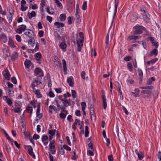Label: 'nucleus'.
Instances as JSON below:
<instances>
[{
    "label": "nucleus",
    "mask_w": 161,
    "mask_h": 161,
    "mask_svg": "<svg viewBox=\"0 0 161 161\" xmlns=\"http://www.w3.org/2000/svg\"><path fill=\"white\" fill-rule=\"evenodd\" d=\"M155 80V78L153 77H152L149 79L147 81V84L148 85H150L152 84V83Z\"/></svg>",
    "instance_id": "c756f323"
},
{
    "label": "nucleus",
    "mask_w": 161,
    "mask_h": 161,
    "mask_svg": "<svg viewBox=\"0 0 161 161\" xmlns=\"http://www.w3.org/2000/svg\"><path fill=\"white\" fill-rule=\"evenodd\" d=\"M55 2L58 7L60 8H63V6L62 3L59 1L58 0H55Z\"/></svg>",
    "instance_id": "473e14b6"
},
{
    "label": "nucleus",
    "mask_w": 161,
    "mask_h": 161,
    "mask_svg": "<svg viewBox=\"0 0 161 161\" xmlns=\"http://www.w3.org/2000/svg\"><path fill=\"white\" fill-rule=\"evenodd\" d=\"M26 26L24 25H22L19 26L18 28L16 30V32L17 33L20 34L23 32L26 31Z\"/></svg>",
    "instance_id": "0eeeda50"
},
{
    "label": "nucleus",
    "mask_w": 161,
    "mask_h": 161,
    "mask_svg": "<svg viewBox=\"0 0 161 161\" xmlns=\"http://www.w3.org/2000/svg\"><path fill=\"white\" fill-rule=\"evenodd\" d=\"M140 88L142 89L152 90L153 89V86H147L141 87Z\"/></svg>",
    "instance_id": "c03bdc74"
},
{
    "label": "nucleus",
    "mask_w": 161,
    "mask_h": 161,
    "mask_svg": "<svg viewBox=\"0 0 161 161\" xmlns=\"http://www.w3.org/2000/svg\"><path fill=\"white\" fill-rule=\"evenodd\" d=\"M63 148L64 149H66V150L69 151H70L71 150V149L70 147L66 145H64L63 146Z\"/></svg>",
    "instance_id": "09e8293b"
},
{
    "label": "nucleus",
    "mask_w": 161,
    "mask_h": 161,
    "mask_svg": "<svg viewBox=\"0 0 161 161\" xmlns=\"http://www.w3.org/2000/svg\"><path fill=\"white\" fill-rule=\"evenodd\" d=\"M80 12V8L79 7V6L78 4H77L76 5V12L75 13V16L76 18L77 19L78 22L80 21V15L79 14V13Z\"/></svg>",
    "instance_id": "4468645a"
},
{
    "label": "nucleus",
    "mask_w": 161,
    "mask_h": 161,
    "mask_svg": "<svg viewBox=\"0 0 161 161\" xmlns=\"http://www.w3.org/2000/svg\"><path fill=\"white\" fill-rule=\"evenodd\" d=\"M2 50L3 54H5L6 57L10 56V54L9 53L8 50L6 49V46L5 45H3Z\"/></svg>",
    "instance_id": "ddd939ff"
},
{
    "label": "nucleus",
    "mask_w": 161,
    "mask_h": 161,
    "mask_svg": "<svg viewBox=\"0 0 161 161\" xmlns=\"http://www.w3.org/2000/svg\"><path fill=\"white\" fill-rule=\"evenodd\" d=\"M142 15L144 21L147 22H149L150 20L149 14L147 13L145 14H143Z\"/></svg>",
    "instance_id": "6ab92c4d"
},
{
    "label": "nucleus",
    "mask_w": 161,
    "mask_h": 161,
    "mask_svg": "<svg viewBox=\"0 0 161 161\" xmlns=\"http://www.w3.org/2000/svg\"><path fill=\"white\" fill-rule=\"evenodd\" d=\"M66 15L65 14H62L60 15L59 19L61 21H64L66 19Z\"/></svg>",
    "instance_id": "7c9ffc66"
},
{
    "label": "nucleus",
    "mask_w": 161,
    "mask_h": 161,
    "mask_svg": "<svg viewBox=\"0 0 161 161\" xmlns=\"http://www.w3.org/2000/svg\"><path fill=\"white\" fill-rule=\"evenodd\" d=\"M54 36L58 40H59L61 38L60 35L58 33L57 31L54 32Z\"/></svg>",
    "instance_id": "37998d69"
},
{
    "label": "nucleus",
    "mask_w": 161,
    "mask_h": 161,
    "mask_svg": "<svg viewBox=\"0 0 161 161\" xmlns=\"http://www.w3.org/2000/svg\"><path fill=\"white\" fill-rule=\"evenodd\" d=\"M54 25L56 26L57 28H62L64 26V25L63 23H59V22H56L54 23Z\"/></svg>",
    "instance_id": "4be33fe9"
},
{
    "label": "nucleus",
    "mask_w": 161,
    "mask_h": 161,
    "mask_svg": "<svg viewBox=\"0 0 161 161\" xmlns=\"http://www.w3.org/2000/svg\"><path fill=\"white\" fill-rule=\"evenodd\" d=\"M10 15H8V16H7L8 19V20L9 23H10L12 19V14L13 13H12L9 12Z\"/></svg>",
    "instance_id": "58836bf2"
},
{
    "label": "nucleus",
    "mask_w": 161,
    "mask_h": 161,
    "mask_svg": "<svg viewBox=\"0 0 161 161\" xmlns=\"http://www.w3.org/2000/svg\"><path fill=\"white\" fill-rule=\"evenodd\" d=\"M48 139V136L46 135H43L42 136V141L43 142H44V141L47 140Z\"/></svg>",
    "instance_id": "4d7b16f0"
},
{
    "label": "nucleus",
    "mask_w": 161,
    "mask_h": 161,
    "mask_svg": "<svg viewBox=\"0 0 161 161\" xmlns=\"http://www.w3.org/2000/svg\"><path fill=\"white\" fill-rule=\"evenodd\" d=\"M137 155L139 160L142 159L144 157L143 153L141 152H140Z\"/></svg>",
    "instance_id": "4c0bfd02"
},
{
    "label": "nucleus",
    "mask_w": 161,
    "mask_h": 161,
    "mask_svg": "<svg viewBox=\"0 0 161 161\" xmlns=\"http://www.w3.org/2000/svg\"><path fill=\"white\" fill-rule=\"evenodd\" d=\"M40 103H38L37 108L36 112V117L39 119L38 120L40 119L42 117V113H40Z\"/></svg>",
    "instance_id": "9b49d317"
},
{
    "label": "nucleus",
    "mask_w": 161,
    "mask_h": 161,
    "mask_svg": "<svg viewBox=\"0 0 161 161\" xmlns=\"http://www.w3.org/2000/svg\"><path fill=\"white\" fill-rule=\"evenodd\" d=\"M18 54L15 52H14L13 54L11 57V60L12 61H14L16 59L18 58Z\"/></svg>",
    "instance_id": "a878e982"
},
{
    "label": "nucleus",
    "mask_w": 161,
    "mask_h": 161,
    "mask_svg": "<svg viewBox=\"0 0 161 161\" xmlns=\"http://www.w3.org/2000/svg\"><path fill=\"white\" fill-rule=\"evenodd\" d=\"M158 158L159 159V161H161V152L159 151L157 154Z\"/></svg>",
    "instance_id": "774afa93"
},
{
    "label": "nucleus",
    "mask_w": 161,
    "mask_h": 161,
    "mask_svg": "<svg viewBox=\"0 0 161 161\" xmlns=\"http://www.w3.org/2000/svg\"><path fill=\"white\" fill-rule=\"evenodd\" d=\"M97 55V53L95 50L94 49H92L91 51V56L92 57L94 56H96Z\"/></svg>",
    "instance_id": "3c124183"
},
{
    "label": "nucleus",
    "mask_w": 161,
    "mask_h": 161,
    "mask_svg": "<svg viewBox=\"0 0 161 161\" xmlns=\"http://www.w3.org/2000/svg\"><path fill=\"white\" fill-rule=\"evenodd\" d=\"M63 96L64 97V98H66L68 97H69L71 96L69 92H67L66 93L63 95Z\"/></svg>",
    "instance_id": "5fc2aeb1"
},
{
    "label": "nucleus",
    "mask_w": 161,
    "mask_h": 161,
    "mask_svg": "<svg viewBox=\"0 0 161 161\" xmlns=\"http://www.w3.org/2000/svg\"><path fill=\"white\" fill-rule=\"evenodd\" d=\"M34 93L36 95V97L38 98H40L42 97V95L41 94L40 90L39 89L33 90V91Z\"/></svg>",
    "instance_id": "aec40b11"
},
{
    "label": "nucleus",
    "mask_w": 161,
    "mask_h": 161,
    "mask_svg": "<svg viewBox=\"0 0 161 161\" xmlns=\"http://www.w3.org/2000/svg\"><path fill=\"white\" fill-rule=\"evenodd\" d=\"M82 110H85L86 107V103L84 102H82L81 103Z\"/></svg>",
    "instance_id": "864d4df0"
},
{
    "label": "nucleus",
    "mask_w": 161,
    "mask_h": 161,
    "mask_svg": "<svg viewBox=\"0 0 161 161\" xmlns=\"http://www.w3.org/2000/svg\"><path fill=\"white\" fill-rule=\"evenodd\" d=\"M140 10L141 12V14L142 15L147 13V12L146 11V8L144 6H141L140 7Z\"/></svg>",
    "instance_id": "c85d7f7f"
},
{
    "label": "nucleus",
    "mask_w": 161,
    "mask_h": 161,
    "mask_svg": "<svg viewBox=\"0 0 161 161\" xmlns=\"http://www.w3.org/2000/svg\"><path fill=\"white\" fill-rule=\"evenodd\" d=\"M59 115L60 117L62 119H65L66 117V114H64L63 112L60 113Z\"/></svg>",
    "instance_id": "a18cd8bd"
},
{
    "label": "nucleus",
    "mask_w": 161,
    "mask_h": 161,
    "mask_svg": "<svg viewBox=\"0 0 161 161\" xmlns=\"http://www.w3.org/2000/svg\"><path fill=\"white\" fill-rule=\"evenodd\" d=\"M109 35L108 34L106 36L105 38V49L107 50V51H108L109 47Z\"/></svg>",
    "instance_id": "2eb2a0df"
},
{
    "label": "nucleus",
    "mask_w": 161,
    "mask_h": 161,
    "mask_svg": "<svg viewBox=\"0 0 161 161\" xmlns=\"http://www.w3.org/2000/svg\"><path fill=\"white\" fill-rule=\"evenodd\" d=\"M56 131V130H51L49 131L48 133L50 135L53 136L55 135Z\"/></svg>",
    "instance_id": "ea45409f"
},
{
    "label": "nucleus",
    "mask_w": 161,
    "mask_h": 161,
    "mask_svg": "<svg viewBox=\"0 0 161 161\" xmlns=\"http://www.w3.org/2000/svg\"><path fill=\"white\" fill-rule=\"evenodd\" d=\"M46 10L47 12L50 14H54V11H51L50 8L49 6L47 7L46 8Z\"/></svg>",
    "instance_id": "f704fd0d"
},
{
    "label": "nucleus",
    "mask_w": 161,
    "mask_h": 161,
    "mask_svg": "<svg viewBox=\"0 0 161 161\" xmlns=\"http://www.w3.org/2000/svg\"><path fill=\"white\" fill-rule=\"evenodd\" d=\"M27 148V152L33 158H35V155L33 152V148L31 146L28 145L25 146Z\"/></svg>",
    "instance_id": "6e6552de"
},
{
    "label": "nucleus",
    "mask_w": 161,
    "mask_h": 161,
    "mask_svg": "<svg viewBox=\"0 0 161 161\" xmlns=\"http://www.w3.org/2000/svg\"><path fill=\"white\" fill-rule=\"evenodd\" d=\"M70 99L68 100L66 98H64V100H62V103L63 105V106H64L68 107V106L70 105Z\"/></svg>",
    "instance_id": "f3484780"
},
{
    "label": "nucleus",
    "mask_w": 161,
    "mask_h": 161,
    "mask_svg": "<svg viewBox=\"0 0 161 161\" xmlns=\"http://www.w3.org/2000/svg\"><path fill=\"white\" fill-rule=\"evenodd\" d=\"M31 64V62L30 60L26 61L25 62V67L28 69L30 68Z\"/></svg>",
    "instance_id": "2f4dec72"
},
{
    "label": "nucleus",
    "mask_w": 161,
    "mask_h": 161,
    "mask_svg": "<svg viewBox=\"0 0 161 161\" xmlns=\"http://www.w3.org/2000/svg\"><path fill=\"white\" fill-rule=\"evenodd\" d=\"M73 78L71 76H70L67 78V82L70 86H72L73 85Z\"/></svg>",
    "instance_id": "412c9836"
},
{
    "label": "nucleus",
    "mask_w": 161,
    "mask_h": 161,
    "mask_svg": "<svg viewBox=\"0 0 161 161\" xmlns=\"http://www.w3.org/2000/svg\"><path fill=\"white\" fill-rule=\"evenodd\" d=\"M36 15V13L34 11H31V13L28 12L27 16L29 19H31L32 17H34Z\"/></svg>",
    "instance_id": "393cba45"
},
{
    "label": "nucleus",
    "mask_w": 161,
    "mask_h": 161,
    "mask_svg": "<svg viewBox=\"0 0 161 161\" xmlns=\"http://www.w3.org/2000/svg\"><path fill=\"white\" fill-rule=\"evenodd\" d=\"M41 83V80H39L38 77L35 78L33 80L31 85V87L33 90H35V87L36 86H38Z\"/></svg>",
    "instance_id": "20e7f679"
},
{
    "label": "nucleus",
    "mask_w": 161,
    "mask_h": 161,
    "mask_svg": "<svg viewBox=\"0 0 161 161\" xmlns=\"http://www.w3.org/2000/svg\"><path fill=\"white\" fill-rule=\"evenodd\" d=\"M35 56L36 57V58H41L42 55L40 53H38L35 54Z\"/></svg>",
    "instance_id": "680f3d73"
},
{
    "label": "nucleus",
    "mask_w": 161,
    "mask_h": 161,
    "mask_svg": "<svg viewBox=\"0 0 161 161\" xmlns=\"http://www.w3.org/2000/svg\"><path fill=\"white\" fill-rule=\"evenodd\" d=\"M148 39L150 40L153 45L154 46L155 48H157L158 47V43L157 42L155 41L153 37L150 36L148 38Z\"/></svg>",
    "instance_id": "f8f14e48"
},
{
    "label": "nucleus",
    "mask_w": 161,
    "mask_h": 161,
    "mask_svg": "<svg viewBox=\"0 0 161 161\" xmlns=\"http://www.w3.org/2000/svg\"><path fill=\"white\" fill-rule=\"evenodd\" d=\"M1 38L2 39L3 42L5 43L7 41V38L5 35L3 34H2L1 36Z\"/></svg>",
    "instance_id": "e433bc0d"
},
{
    "label": "nucleus",
    "mask_w": 161,
    "mask_h": 161,
    "mask_svg": "<svg viewBox=\"0 0 161 161\" xmlns=\"http://www.w3.org/2000/svg\"><path fill=\"white\" fill-rule=\"evenodd\" d=\"M46 4V2L45 0H41V3L40 4V6L44 7Z\"/></svg>",
    "instance_id": "603ef678"
},
{
    "label": "nucleus",
    "mask_w": 161,
    "mask_h": 161,
    "mask_svg": "<svg viewBox=\"0 0 161 161\" xmlns=\"http://www.w3.org/2000/svg\"><path fill=\"white\" fill-rule=\"evenodd\" d=\"M158 53L157 49L156 48L154 49L150 52V56H156L157 55Z\"/></svg>",
    "instance_id": "b1692460"
},
{
    "label": "nucleus",
    "mask_w": 161,
    "mask_h": 161,
    "mask_svg": "<svg viewBox=\"0 0 161 161\" xmlns=\"http://www.w3.org/2000/svg\"><path fill=\"white\" fill-rule=\"evenodd\" d=\"M46 18L47 20L50 23H51L52 22L53 19L52 17L49 16H47Z\"/></svg>",
    "instance_id": "e2e57ef3"
},
{
    "label": "nucleus",
    "mask_w": 161,
    "mask_h": 161,
    "mask_svg": "<svg viewBox=\"0 0 161 161\" xmlns=\"http://www.w3.org/2000/svg\"><path fill=\"white\" fill-rule=\"evenodd\" d=\"M87 2L86 1L85 2H84L82 5V9L85 10L86 9L87 7Z\"/></svg>",
    "instance_id": "49530a36"
},
{
    "label": "nucleus",
    "mask_w": 161,
    "mask_h": 161,
    "mask_svg": "<svg viewBox=\"0 0 161 161\" xmlns=\"http://www.w3.org/2000/svg\"><path fill=\"white\" fill-rule=\"evenodd\" d=\"M16 39L17 41L19 42H20L21 41V39L20 36L18 35L15 36Z\"/></svg>",
    "instance_id": "052dcab7"
},
{
    "label": "nucleus",
    "mask_w": 161,
    "mask_h": 161,
    "mask_svg": "<svg viewBox=\"0 0 161 161\" xmlns=\"http://www.w3.org/2000/svg\"><path fill=\"white\" fill-rule=\"evenodd\" d=\"M133 29L135 30L133 34L134 35L140 34L142 33V30L145 31H147V29L142 26L136 25L133 27Z\"/></svg>",
    "instance_id": "f03ea898"
},
{
    "label": "nucleus",
    "mask_w": 161,
    "mask_h": 161,
    "mask_svg": "<svg viewBox=\"0 0 161 161\" xmlns=\"http://www.w3.org/2000/svg\"><path fill=\"white\" fill-rule=\"evenodd\" d=\"M108 159L109 161H113L114 158L113 157V155L111 154L110 155L108 156Z\"/></svg>",
    "instance_id": "69168bd1"
},
{
    "label": "nucleus",
    "mask_w": 161,
    "mask_h": 161,
    "mask_svg": "<svg viewBox=\"0 0 161 161\" xmlns=\"http://www.w3.org/2000/svg\"><path fill=\"white\" fill-rule=\"evenodd\" d=\"M59 47L62 49H65L66 48V44L64 42H62L60 44Z\"/></svg>",
    "instance_id": "c9c22d12"
},
{
    "label": "nucleus",
    "mask_w": 161,
    "mask_h": 161,
    "mask_svg": "<svg viewBox=\"0 0 161 161\" xmlns=\"http://www.w3.org/2000/svg\"><path fill=\"white\" fill-rule=\"evenodd\" d=\"M49 108L50 110L53 109L54 111L56 110V108L55 106L54 105H50Z\"/></svg>",
    "instance_id": "0e129e2a"
},
{
    "label": "nucleus",
    "mask_w": 161,
    "mask_h": 161,
    "mask_svg": "<svg viewBox=\"0 0 161 161\" xmlns=\"http://www.w3.org/2000/svg\"><path fill=\"white\" fill-rule=\"evenodd\" d=\"M22 104L20 102L15 103V108L14 109V112L15 113H19L22 110L21 108Z\"/></svg>",
    "instance_id": "39448f33"
},
{
    "label": "nucleus",
    "mask_w": 161,
    "mask_h": 161,
    "mask_svg": "<svg viewBox=\"0 0 161 161\" xmlns=\"http://www.w3.org/2000/svg\"><path fill=\"white\" fill-rule=\"evenodd\" d=\"M11 81L14 84H16L17 82V80L16 78L13 77L11 78Z\"/></svg>",
    "instance_id": "bf43d9fd"
},
{
    "label": "nucleus",
    "mask_w": 161,
    "mask_h": 161,
    "mask_svg": "<svg viewBox=\"0 0 161 161\" xmlns=\"http://www.w3.org/2000/svg\"><path fill=\"white\" fill-rule=\"evenodd\" d=\"M131 59L132 57L130 56H127L124 58V60L126 62L129 61Z\"/></svg>",
    "instance_id": "de8ad7c7"
},
{
    "label": "nucleus",
    "mask_w": 161,
    "mask_h": 161,
    "mask_svg": "<svg viewBox=\"0 0 161 161\" xmlns=\"http://www.w3.org/2000/svg\"><path fill=\"white\" fill-rule=\"evenodd\" d=\"M6 102L7 103L9 106H11L13 103L12 101L9 98H8V99L7 100H6Z\"/></svg>",
    "instance_id": "13d9d810"
},
{
    "label": "nucleus",
    "mask_w": 161,
    "mask_h": 161,
    "mask_svg": "<svg viewBox=\"0 0 161 161\" xmlns=\"http://www.w3.org/2000/svg\"><path fill=\"white\" fill-rule=\"evenodd\" d=\"M44 32L43 31H40L38 32V35L40 37H42L43 36Z\"/></svg>",
    "instance_id": "338daca9"
},
{
    "label": "nucleus",
    "mask_w": 161,
    "mask_h": 161,
    "mask_svg": "<svg viewBox=\"0 0 161 161\" xmlns=\"http://www.w3.org/2000/svg\"><path fill=\"white\" fill-rule=\"evenodd\" d=\"M26 110L27 113H30L31 114L33 110L32 107L28 106L26 108Z\"/></svg>",
    "instance_id": "a19ab883"
},
{
    "label": "nucleus",
    "mask_w": 161,
    "mask_h": 161,
    "mask_svg": "<svg viewBox=\"0 0 161 161\" xmlns=\"http://www.w3.org/2000/svg\"><path fill=\"white\" fill-rule=\"evenodd\" d=\"M93 151H92L91 149L88 151L87 152V155L91 156H93L94 155V153H93Z\"/></svg>",
    "instance_id": "6e6d98bb"
},
{
    "label": "nucleus",
    "mask_w": 161,
    "mask_h": 161,
    "mask_svg": "<svg viewBox=\"0 0 161 161\" xmlns=\"http://www.w3.org/2000/svg\"><path fill=\"white\" fill-rule=\"evenodd\" d=\"M24 34L29 37L30 39L34 38L36 36L35 33L31 29H27L25 32H24Z\"/></svg>",
    "instance_id": "7ed1b4c3"
},
{
    "label": "nucleus",
    "mask_w": 161,
    "mask_h": 161,
    "mask_svg": "<svg viewBox=\"0 0 161 161\" xmlns=\"http://www.w3.org/2000/svg\"><path fill=\"white\" fill-rule=\"evenodd\" d=\"M138 73L139 75V80H142L143 75L142 70L140 69H138Z\"/></svg>",
    "instance_id": "bb28decb"
},
{
    "label": "nucleus",
    "mask_w": 161,
    "mask_h": 161,
    "mask_svg": "<svg viewBox=\"0 0 161 161\" xmlns=\"http://www.w3.org/2000/svg\"><path fill=\"white\" fill-rule=\"evenodd\" d=\"M34 75L36 76H38V77H41L44 76L42 70L39 68H37L35 69Z\"/></svg>",
    "instance_id": "423d86ee"
},
{
    "label": "nucleus",
    "mask_w": 161,
    "mask_h": 161,
    "mask_svg": "<svg viewBox=\"0 0 161 161\" xmlns=\"http://www.w3.org/2000/svg\"><path fill=\"white\" fill-rule=\"evenodd\" d=\"M71 94L73 98H75L76 97V92L75 90H71Z\"/></svg>",
    "instance_id": "8fccbe9b"
},
{
    "label": "nucleus",
    "mask_w": 161,
    "mask_h": 161,
    "mask_svg": "<svg viewBox=\"0 0 161 161\" xmlns=\"http://www.w3.org/2000/svg\"><path fill=\"white\" fill-rule=\"evenodd\" d=\"M77 50L78 51H81V48L83 46V43L84 40V36L83 32H80L79 35L77 36Z\"/></svg>",
    "instance_id": "f257e3e1"
},
{
    "label": "nucleus",
    "mask_w": 161,
    "mask_h": 161,
    "mask_svg": "<svg viewBox=\"0 0 161 161\" xmlns=\"http://www.w3.org/2000/svg\"><path fill=\"white\" fill-rule=\"evenodd\" d=\"M54 142L53 141L50 142L49 145V147L50 151L53 154H55L56 150L55 149V146L54 144Z\"/></svg>",
    "instance_id": "9d476101"
},
{
    "label": "nucleus",
    "mask_w": 161,
    "mask_h": 161,
    "mask_svg": "<svg viewBox=\"0 0 161 161\" xmlns=\"http://www.w3.org/2000/svg\"><path fill=\"white\" fill-rule=\"evenodd\" d=\"M102 93L103 108L104 109H106L107 107V103L104 91L103 90H102Z\"/></svg>",
    "instance_id": "1a4fd4ad"
},
{
    "label": "nucleus",
    "mask_w": 161,
    "mask_h": 161,
    "mask_svg": "<svg viewBox=\"0 0 161 161\" xmlns=\"http://www.w3.org/2000/svg\"><path fill=\"white\" fill-rule=\"evenodd\" d=\"M119 0H114V15L113 16V19L114 18V17L116 15L117 11V8L119 4Z\"/></svg>",
    "instance_id": "dca6fc26"
},
{
    "label": "nucleus",
    "mask_w": 161,
    "mask_h": 161,
    "mask_svg": "<svg viewBox=\"0 0 161 161\" xmlns=\"http://www.w3.org/2000/svg\"><path fill=\"white\" fill-rule=\"evenodd\" d=\"M3 74L5 79L7 80H9L10 78V75L9 71L6 70L3 71Z\"/></svg>",
    "instance_id": "a211bd4d"
},
{
    "label": "nucleus",
    "mask_w": 161,
    "mask_h": 161,
    "mask_svg": "<svg viewBox=\"0 0 161 161\" xmlns=\"http://www.w3.org/2000/svg\"><path fill=\"white\" fill-rule=\"evenodd\" d=\"M127 66L129 70L130 71H132L133 69V66L131 63L130 62H129Z\"/></svg>",
    "instance_id": "79ce46f5"
},
{
    "label": "nucleus",
    "mask_w": 161,
    "mask_h": 161,
    "mask_svg": "<svg viewBox=\"0 0 161 161\" xmlns=\"http://www.w3.org/2000/svg\"><path fill=\"white\" fill-rule=\"evenodd\" d=\"M141 37V36H136L134 35H131L129 36V37L128 38V39L129 41L132 40H136Z\"/></svg>",
    "instance_id": "5701e85b"
},
{
    "label": "nucleus",
    "mask_w": 161,
    "mask_h": 161,
    "mask_svg": "<svg viewBox=\"0 0 161 161\" xmlns=\"http://www.w3.org/2000/svg\"><path fill=\"white\" fill-rule=\"evenodd\" d=\"M4 134L5 135V137L9 141V142H12V144H13L12 142L13 141V139H12L8 135V134L5 131L4 132Z\"/></svg>",
    "instance_id": "72a5a7b5"
},
{
    "label": "nucleus",
    "mask_w": 161,
    "mask_h": 161,
    "mask_svg": "<svg viewBox=\"0 0 161 161\" xmlns=\"http://www.w3.org/2000/svg\"><path fill=\"white\" fill-rule=\"evenodd\" d=\"M35 41L34 38H31L28 41V44L31 47H33L35 45Z\"/></svg>",
    "instance_id": "cd10ccee"
}]
</instances>
